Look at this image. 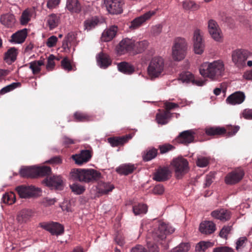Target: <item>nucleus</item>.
Returning <instances> with one entry per match:
<instances>
[{"label": "nucleus", "mask_w": 252, "mask_h": 252, "mask_svg": "<svg viewBox=\"0 0 252 252\" xmlns=\"http://www.w3.org/2000/svg\"><path fill=\"white\" fill-rule=\"evenodd\" d=\"M187 44L184 38H177L172 47V58L174 61H180L185 57Z\"/></svg>", "instance_id": "obj_3"}, {"label": "nucleus", "mask_w": 252, "mask_h": 252, "mask_svg": "<svg viewBox=\"0 0 252 252\" xmlns=\"http://www.w3.org/2000/svg\"><path fill=\"white\" fill-rule=\"evenodd\" d=\"M132 210L135 215H139L146 214L147 212L148 207L145 204L139 203L134 205Z\"/></svg>", "instance_id": "obj_45"}, {"label": "nucleus", "mask_w": 252, "mask_h": 252, "mask_svg": "<svg viewBox=\"0 0 252 252\" xmlns=\"http://www.w3.org/2000/svg\"><path fill=\"white\" fill-rule=\"evenodd\" d=\"M195 133L192 130H188L182 132L177 137L179 143L188 145L194 142Z\"/></svg>", "instance_id": "obj_17"}, {"label": "nucleus", "mask_w": 252, "mask_h": 252, "mask_svg": "<svg viewBox=\"0 0 252 252\" xmlns=\"http://www.w3.org/2000/svg\"><path fill=\"white\" fill-rule=\"evenodd\" d=\"M241 117L245 119L252 120V109H245L241 114Z\"/></svg>", "instance_id": "obj_59"}, {"label": "nucleus", "mask_w": 252, "mask_h": 252, "mask_svg": "<svg viewBox=\"0 0 252 252\" xmlns=\"http://www.w3.org/2000/svg\"><path fill=\"white\" fill-rule=\"evenodd\" d=\"M118 67L120 71L125 74H131L134 70V68L130 64L126 62L120 63L118 64Z\"/></svg>", "instance_id": "obj_43"}, {"label": "nucleus", "mask_w": 252, "mask_h": 252, "mask_svg": "<svg viewBox=\"0 0 252 252\" xmlns=\"http://www.w3.org/2000/svg\"><path fill=\"white\" fill-rule=\"evenodd\" d=\"M43 183L52 189L60 190L63 189V182L61 176L54 175L49 179H45L43 180Z\"/></svg>", "instance_id": "obj_12"}, {"label": "nucleus", "mask_w": 252, "mask_h": 252, "mask_svg": "<svg viewBox=\"0 0 252 252\" xmlns=\"http://www.w3.org/2000/svg\"><path fill=\"white\" fill-rule=\"evenodd\" d=\"M248 239L246 237L239 238L236 242V250L238 252H246Z\"/></svg>", "instance_id": "obj_38"}, {"label": "nucleus", "mask_w": 252, "mask_h": 252, "mask_svg": "<svg viewBox=\"0 0 252 252\" xmlns=\"http://www.w3.org/2000/svg\"><path fill=\"white\" fill-rule=\"evenodd\" d=\"M232 229L231 226H224L220 232V236L223 238H226L228 234Z\"/></svg>", "instance_id": "obj_60"}, {"label": "nucleus", "mask_w": 252, "mask_h": 252, "mask_svg": "<svg viewBox=\"0 0 252 252\" xmlns=\"http://www.w3.org/2000/svg\"><path fill=\"white\" fill-rule=\"evenodd\" d=\"M27 36V31L25 29L19 31L11 36V41L17 43L24 42Z\"/></svg>", "instance_id": "obj_33"}, {"label": "nucleus", "mask_w": 252, "mask_h": 252, "mask_svg": "<svg viewBox=\"0 0 252 252\" xmlns=\"http://www.w3.org/2000/svg\"><path fill=\"white\" fill-rule=\"evenodd\" d=\"M74 120L76 122H86L92 120L91 117L86 113L77 111L73 115Z\"/></svg>", "instance_id": "obj_42"}, {"label": "nucleus", "mask_w": 252, "mask_h": 252, "mask_svg": "<svg viewBox=\"0 0 252 252\" xmlns=\"http://www.w3.org/2000/svg\"><path fill=\"white\" fill-rule=\"evenodd\" d=\"M114 189L113 185L110 183H105L102 181L99 182L97 187V192L100 195L106 194L112 191Z\"/></svg>", "instance_id": "obj_27"}, {"label": "nucleus", "mask_w": 252, "mask_h": 252, "mask_svg": "<svg viewBox=\"0 0 252 252\" xmlns=\"http://www.w3.org/2000/svg\"><path fill=\"white\" fill-rule=\"evenodd\" d=\"M158 154V149L151 148L147 149L144 152L142 156L143 159L145 161H148L155 158Z\"/></svg>", "instance_id": "obj_41"}, {"label": "nucleus", "mask_w": 252, "mask_h": 252, "mask_svg": "<svg viewBox=\"0 0 252 252\" xmlns=\"http://www.w3.org/2000/svg\"><path fill=\"white\" fill-rule=\"evenodd\" d=\"M209 163V159L206 157H199L196 160V164L200 167H204L208 165Z\"/></svg>", "instance_id": "obj_54"}, {"label": "nucleus", "mask_w": 252, "mask_h": 252, "mask_svg": "<svg viewBox=\"0 0 252 252\" xmlns=\"http://www.w3.org/2000/svg\"><path fill=\"white\" fill-rule=\"evenodd\" d=\"M179 80L183 83H191L193 85L198 86H203L205 84V80H198L194 78V75L189 71H183L180 73Z\"/></svg>", "instance_id": "obj_13"}, {"label": "nucleus", "mask_w": 252, "mask_h": 252, "mask_svg": "<svg viewBox=\"0 0 252 252\" xmlns=\"http://www.w3.org/2000/svg\"><path fill=\"white\" fill-rule=\"evenodd\" d=\"M158 149L160 150V154H163L174 149L175 147L172 145L168 144L159 145L158 146Z\"/></svg>", "instance_id": "obj_56"}, {"label": "nucleus", "mask_w": 252, "mask_h": 252, "mask_svg": "<svg viewBox=\"0 0 252 252\" xmlns=\"http://www.w3.org/2000/svg\"><path fill=\"white\" fill-rule=\"evenodd\" d=\"M71 191L76 194H81L85 191V187L78 183H75L69 185Z\"/></svg>", "instance_id": "obj_48"}, {"label": "nucleus", "mask_w": 252, "mask_h": 252, "mask_svg": "<svg viewBox=\"0 0 252 252\" xmlns=\"http://www.w3.org/2000/svg\"><path fill=\"white\" fill-rule=\"evenodd\" d=\"M33 212L31 209H23L18 212L17 220L20 223L26 222L32 217Z\"/></svg>", "instance_id": "obj_26"}, {"label": "nucleus", "mask_w": 252, "mask_h": 252, "mask_svg": "<svg viewBox=\"0 0 252 252\" xmlns=\"http://www.w3.org/2000/svg\"><path fill=\"white\" fill-rule=\"evenodd\" d=\"M199 229L202 234H211L215 231L216 225L211 221H204L200 224Z\"/></svg>", "instance_id": "obj_23"}, {"label": "nucleus", "mask_w": 252, "mask_h": 252, "mask_svg": "<svg viewBox=\"0 0 252 252\" xmlns=\"http://www.w3.org/2000/svg\"><path fill=\"white\" fill-rule=\"evenodd\" d=\"M224 71V64L221 61L218 60L213 63H203L199 68L200 74L203 77H209L215 80L221 76Z\"/></svg>", "instance_id": "obj_2"}, {"label": "nucleus", "mask_w": 252, "mask_h": 252, "mask_svg": "<svg viewBox=\"0 0 252 252\" xmlns=\"http://www.w3.org/2000/svg\"><path fill=\"white\" fill-rule=\"evenodd\" d=\"M104 4L111 14H119L123 12L124 5V0H103Z\"/></svg>", "instance_id": "obj_8"}, {"label": "nucleus", "mask_w": 252, "mask_h": 252, "mask_svg": "<svg viewBox=\"0 0 252 252\" xmlns=\"http://www.w3.org/2000/svg\"><path fill=\"white\" fill-rule=\"evenodd\" d=\"M56 57L53 55H50L48 58L47 63L46 64V69L50 71L52 70L55 65L54 60Z\"/></svg>", "instance_id": "obj_55"}, {"label": "nucleus", "mask_w": 252, "mask_h": 252, "mask_svg": "<svg viewBox=\"0 0 252 252\" xmlns=\"http://www.w3.org/2000/svg\"><path fill=\"white\" fill-rule=\"evenodd\" d=\"M208 31L212 37L217 41H220L222 35L221 30L217 23L214 20L211 19L208 23Z\"/></svg>", "instance_id": "obj_14"}, {"label": "nucleus", "mask_w": 252, "mask_h": 252, "mask_svg": "<svg viewBox=\"0 0 252 252\" xmlns=\"http://www.w3.org/2000/svg\"><path fill=\"white\" fill-rule=\"evenodd\" d=\"M61 65L62 67L68 71H70L72 70V66L69 61L66 58H64L61 62Z\"/></svg>", "instance_id": "obj_61"}, {"label": "nucleus", "mask_w": 252, "mask_h": 252, "mask_svg": "<svg viewBox=\"0 0 252 252\" xmlns=\"http://www.w3.org/2000/svg\"><path fill=\"white\" fill-rule=\"evenodd\" d=\"M172 164L174 168L176 176L178 179L181 178L183 175L188 172V161L183 158L174 159Z\"/></svg>", "instance_id": "obj_5"}, {"label": "nucleus", "mask_w": 252, "mask_h": 252, "mask_svg": "<svg viewBox=\"0 0 252 252\" xmlns=\"http://www.w3.org/2000/svg\"><path fill=\"white\" fill-rule=\"evenodd\" d=\"M250 55V53L244 49H237L232 52V61L238 67H242L245 65L246 61Z\"/></svg>", "instance_id": "obj_6"}, {"label": "nucleus", "mask_w": 252, "mask_h": 252, "mask_svg": "<svg viewBox=\"0 0 252 252\" xmlns=\"http://www.w3.org/2000/svg\"><path fill=\"white\" fill-rule=\"evenodd\" d=\"M67 9L72 13H79L82 6L78 0H67L66 4Z\"/></svg>", "instance_id": "obj_30"}, {"label": "nucleus", "mask_w": 252, "mask_h": 252, "mask_svg": "<svg viewBox=\"0 0 252 252\" xmlns=\"http://www.w3.org/2000/svg\"><path fill=\"white\" fill-rule=\"evenodd\" d=\"M60 18L55 14H52L47 18V24L50 30H53L57 27L59 23Z\"/></svg>", "instance_id": "obj_40"}, {"label": "nucleus", "mask_w": 252, "mask_h": 252, "mask_svg": "<svg viewBox=\"0 0 252 252\" xmlns=\"http://www.w3.org/2000/svg\"><path fill=\"white\" fill-rule=\"evenodd\" d=\"M183 8L186 10L192 9L195 10L198 9L199 6L193 1L186 0L183 2Z\"/></svg>", "instance_id": "obj_50"}, {"label": "nucleus", "mask_w": 252, "mask_h": 252, "mask_svg": "<svg viewBox=\"0 0 252 252\" xmlns=\"http://www.w3.org/2000/svg\"><path fill=\"white\" fill-rule=\"evenodd\" d=\"M0 21L1 23L7 28H12L16 22L15 16L12 14L7 13L2 15Z\"/></svg>", "instance_id": "obj_31"}, {"label": "nucleus", "mask_w": 252, "mask_h": 252, "mask_svg": "<svg viewBox=\"0 0 252 252\" xmlns=\"http://www.w3.org/2000/svg\"><path fill=\"white\" fill-rule=\"evenodd\" d=\"M18 51L16 48L11 47L5 53L3 59L9 64L14 62L17 59Z\"/></svg>", "instance_id": "obj_28"}, {"label": "nucleus", "mask_w": 252, "mask_h": 252, "mask_svg": "<svg viewBox=\"0 0 252 252\" xmlns=\"http://www.w3.org/2000/svg\"><path fill=\"white\" fill-rule=\"evenodd\" d=\"M70 174L73 181L85 183H94L101 177V173L94 169L75 168L71 170Z\"/></svg>", "instance_id": "obj_1"}, {"label": "nucleus", "mask_w": 252, "mask_h": 252, "mask_svg": "<svg viewBox=\"0 0 252 252\" xmlns=\"http://www.w3.org/2000/svg\"><path fill=\"white\" fill-rule=\"evenodd\" d=\"M117 28L115 26L111 27L110 29L104 31L102 34V40L108 42L112 40L116 35Z\"/></svg>", "instance_id": "obj_35"}, {"label": "nucleus", "mask_w": 252, "mask_h": 252, "mask_svg": "<svg viewBox=\"0 0 252 252\" xmlns=\"http://www.w3.org/2000/svg\"><path fill=\"white\" fill-rule=\"evenodd\" d=\"M96 60L99 67L104 69L108 67L112 63L110 57L103 52H100L98 54Z\"/></svg>", "instance_id": "obj_25"}, {"label": "nucleus", "mask_w": 252, "mask_h": 252, "mask_svg": "<svg viewBox=\"0 0 252 252\" xmlns=\"http://www.w3.org/2000/svg\"><path fill=\"white\" fill-rule=\"evenodd\" d=\"M156 13V10L149 11L134 19L131 22L129 26L131 29H136L140 27L146 21L149 20L152 16L154 15Z\"/></svg>", "instance_id": "obj_16"}, {"label": "nucleus", "mask_w": 252, "mask_h": 252, "mask_svg": "<svg viewBox=\"0 0 252 252\" xmlns=\"http://www.w3.org/2000/svg\"><path fill=\"white\" fill-rule=\"evenodd\" d=\"M164 68L163 59L160 57L153 58L151 61L148 71L152 77H158L161 74Z\"/></svg>", "instance_id": "obj_4"}, {"label": "nucleus", "mask_w": 252, "mask_h": 252, "mask_svg": "<svg viewBox=\"0 0 252 252\" xmlns=\"http://www.w3.org/2000/svg\"><path fill=\"white\" fill-rule=\"evenodd\" d=\"M246 98L245 94L240 91L236 92L229 95L226 101L228 104L230 105H237L242 103Z\"/></svg>", "instance_id": "obj_19"}, {"label": "nucleus", "mask_w": 252, "mask_h": 252, "mask_svg": "<svg viewBox=\"0 0 252 252\" xmlns=\"http://www.w3.org/2000/svg\"><path fill=\"white\" fill-rule=\"evenodd\" d=\"M190 245L188 243H181L178 247L173 248V252H188Z\"/></svg>", "instance_id": "obj_52"}, {"label": "nucleus", "mask_w": 252, "mask_h": 252, "mask_svg": "<svg viewBox=\"0 0 252 252\" xmlns=\"http://www.w3.org/2000/svg\"><path fill=\"white\" fill-rule=\"evenodd\" d=\"M20 174L23 177L35 178V166L22 168Z\"/></svg>", "instance_id": "obj_36"}, {"label": "nucleus", "mask_w": 252, "mask_h": 252, "mask_svg": "<svg viewBox=\"0 0 252 252\" xmlns=\"http://www.w3.org/2000/svg\"><path fill=\"white\" fill-rule=\"evenodd\" d=\"M92 157L91 152L89 150H82L80 154L72 156V158L78 165H82L88 162Z\"/></svg>", "instance_id": "obj_15"}, {"label": "nucleus", "mask_w": 252, "mask_h": 252, "mask_svg": "<svg viewBox=\"0 0 252 252\" xmlns=\"http://www.w3.org/2000/svg\"><path fill=\"white\" fill-rule=\"evenodd\" d=\"M41 227L49 231L53 235H60L64 232V227L60 223L56 222H43L39 224Z\"/></svg>", "instance_id": "obj_9"}, {"label": "nucleus", "mask_w": 252, "mask_h": 252, "mask_svg": "<svg viewBox=\"0 0 252 252\" xmlns=\"http://www.w3.org/2000/svg\"><path fill=\"white\" fill-rule=\"evenodd\" d=\"M230 212L224 209H217L211 213L212 216L221 221H226L230 218Z\"/></svg>", "instance_id": "obj_24"}, {"label": "nucleus", "mask_w": 252, "mask_h": 252, "mask_svg": "<svg viewBox=\"0 0 252 252\" xmlns=\"http://www.w3.org/2000/svg\"><path fill=\"white\" fill-rule=\"evenodd\" d=\"M44 62L42 60L34 61L29 63V68L32 70L33 75H37L41 71V66L44 65Z\"/></svg>", "instance_id": "obj_37"}, {"label": "nucleus", "mask_w": 252, "mask_h": 252, "mask_svg": "<svg viewBox=\"0 0 252 252\" xmlns=\"http://www.w3.org/2000/svg\"><path fill=\"white\" fill-rule=\"evenodd\" d=\"M57 202V199L55 198H50L48 197L44 198L42 201V204L44 206H49L54 205Z\"/></svg>", "instance_id": "obj_62"}, {"label": "nucleus", "mask_w": 252, "mask_h": 252, "mask_svg": "<svg viewBox=\"0 0 252 252\" xmlns=\"http://www.w3.org/2000/svg\"><path fill=\"white\" fill-rule=\"evenodd\" d=\"M147 246L149 252H159V248L155 243L147 241Z\"/></svg>", "instance_id": "obj_64"}, {"label": "nucleus", "mask_w": 252, "mask_h": 252, "mask_svg": "<svg viewBox=\"0 0 252 252\" xmlns=\"http://www.w3.org/2000/svg\"><path fill=\"white\" fill-rule=\"evenodd\" d=\"M174 231V228L165 223L159 224L158 229L153 233V237L155 241L163 240L166 238V235L171 234Z\"/></svg>", "instance_id": "obj_10"}, {"label": "nucleus", "mask_w": 252, "mask_h": 252, "mask_svg": "<svg viewBox=\"0 0 252 252\" xmlns=\"http://www.w3.org/2000/svg\"><path fill=\"white\" fill-rule=\"evenodd\" d=\"M244 175V171L237 168L228 173L225 177V182L227 185H233L239 182Z\"/></svg>", "instance_id": "obj_11"}, {"label": "nucleus", "mask_w": 252, "mask_h": 252, "mask_svg": "<svg viewBox=\"0 0 252 252\" xmlns=\"http://www.w3.org/2000/svg\"><path fill=\"white\" fill-rule=\"evenodd\" d=\"M16 190L17 191L20 197L24 198L38 195L41 191L39 189L35 188L33 186H26L24 185L17 187Z\"/></svg>", "instance_id": "obj_7"}, {"label": "nucleus", "mask_w": 252, "mask_h": 252, "mask_svg": "<svg viewBox=\"0 0 252 252\" xmlns=\"http://www.w3.org/2000/svg\"><path fill=\"white\" fill-rule=\"evenodd\" d=\"M58 41V38L54 35L50 36L46 41V45L48 47H54Z\"/></svg>", "instance_id": "obj_63"}, {"label": "nucleus", "mask_w": 252, "mask_h": 252, "mask_svg": "<svg viewBox=\"0 0 252 252\" xmlns=\"http://www.w3.org/2000/svg\"><path fill=\"white\" fill-rule=\"evenodd\" d=\"M31 14L28 10H25L21 16V23L23 25L27 24L30 20Z\"/></svg>", "instance_id": "obj_57"}, {"label": "nucleus", "mask_w": 252, "mask_h": 252, "mask_svg": "<svg viewBox=\"0 0 252 252\" xmlns=\"http://www.w3.org/2000/svg\"><path fill=\"white\" fill-rule=\"evenodd\" d=\"M213 244L209 241H200L195 246V251L198 252H204L209 248L212 247Z\"/></svg>", "instance_id": "obj_47"}, {"label": "nucleus", "mask_w": 252, "mask_h": 252, "mask_svg": "<svg viewBox=\"0 0 252 252\" xmlns=\"http://www.w3.org/2000/svg\"><path fill=\"white\" fill-rule=\"evenodd\" d=\"M149 45V42L146 40L134 42V50L137 53H140L145 51Z\"/></svg>", "instance_id": "obj_46"}, {"label": "nucleus", "mask_w": 252, "mask_h": 252, "mask_svg": "<svg viewBox=\"0 0 252 252\" xmlns=\"http://www.w3.org/2000/svg\"><path fill=\"white\" fill-rule=\"evenodd\" d=\"M132 138L131 134H127L123 136H115L109 137L107 139L108 142L112 147H118L123 146Z\"/></svg>", "instance_id": "obj_21"}, {"label": "nucleus", "mask_w": 252, "mask_h": 252, "mask_svg": "<svg viewBox=\"0 0 252 252\" xmlns=\"http://www.w3.org/2000/svg\"><path fill=\"white\" fill-rule=\"evenodd\" d=\"M2 200L4 203L12 204L16 201L15 195L12 192L6 193L3 195Z\"/></svg>", "instance_id": "obj_49"}, {"label": "nucleus", "mask_w": 252, "mask_h": 252, "mask_svg": "<svg viewBox=\"0 0 252 252\" xmlns=\"http://www.w3.org/2000/svg\"><path fill=\"white\" fill-rule=\"evenodd\" d=\"M238 126H227L225 129H226V135L231 136L235 135L239 129Z\"/></svg>", "instance_id": "obj_53"}, {"label": "nucleus", "mask_w": 252, "mask_h": 252, "mask_svg": "<svg viewBox=\"0 0 252 252\" xmlns=\"http://www.w3.org/2000/svg\"><path fill=\"white\" fill-rule=\"evenodd\" d=\"M205 132L209 136H220L225 134V127L220 126H210L205 128Z\"/></svg>", "instance_id": "obj_32"}, {"label": "nucleus", "mask_w": 252, "mask_h": 252, "mask_svg": "<svg viewBox=\"0 0 252 252\" xmlns=\"http://www.w3.org/2000/svg\"><path fill=\"white\" fill-rule=\"evenodd\" d=\"M51 173V168L47 166H35V178L48 176Z\"/></svg>", "instance_id": "obj_39"}, {"label": "nucleus", "mask_w": 252, "mask_h": 252, "mask_svg": "<svg viewBox=\"0 0 252 252\" xmlns=\"http://www.w3.org/2000/svg\"><path fill=\"white\" fill-rule=\"evenodd\" d=\"M213 252H235L234 250L227 246H220L213 249Z\"/></svg>", "instance_id": "obj_58"}, {"label": "nucleus", "mask_w": 252, "mask_h": 252, "mask_svg": "<svg viewBox=\"0 0 252 252\" xmlns=\"http://www.w3.org/2000/svg\"><path fill=\"white\" fill-rule=\"evenodd\" d=\"M21 86V83L19 82L17 83H12V84L5 86V87L1 89L0 91V94H4L5 93L9 92L15 88L20 87Z\"/></svg>", "instance_id": "obj_51"}, {"label": "nucleus", "mask_w": 252, "mask_h": 252, "mask_svg": "<svg viewBox=\"0 0 252 252\" xmlns=\"http://www.w3.org/2000/svg\"><path fill=\"white\" fill-rule=\"evenodd\" d=\"M172 114L169 111H162L156 115V120L158 124H166L171 118Z\"/></svg>", "instance_id": "obj_34"}, {"label": "nucleus", "mask_w": 252, "mask_h": 252, "mask_svg": "<svg viewBox=\"0 0 252 252\" xmlns=\"http://www.w3.org/2000/svg\"><path fill=\"white\" fill-rule=\"evenodd\" d=\"M99 20L97 18H92L86 20L84 21V29L90 31L94 29L98 24Z\"/></svg>", "instance_id": "obj_44"}, {"label": "nucleus", "mask_w": 252, "mask_h": 252, "mask_svg": "<svg viewBox=\"0 0 252 252\" xmlns=\"http://www.w3.org/2000/svg\"><path fill=\"white\" fill-rule=\"evenodd\" d=\"M135 169L136 167L134 164L128 163L120 165L116 168V171L119 174L127 175L131 174Z\"/></svg>", "instance_id": "obj_29"}, {"label": "nucleus", "mask_w": 252, "mask_h": 252, "mask_svg": "<svg viewBox=\"0 0 252 252\" xmlns=\"http://www.w3.org/2000/svg\"><path fill=\"white\" fill-rule=\"evenodd\" d=\"M171 172L166 167H159L154 174L153 179L158 182H163L169 179Z\"/></svg>", "instance_id": "obj_18"}, {"label": "nucleus", "mask_w": 252, "mask_h": 252, "mask_svg": "<svg viewBox=\"0 0 252 252\" xmlns=\"http://www.w3.org/2000/svg\"><path fill=\"white\" fill-rule=\"evenodd\" d=\"M134 50V41L132 39L125 38L119 43L118 52L121 54H125L126 52Z\"/></svg>", "instance_id": "obj_20"}, {"label": "nucleus", "mask_w": 252, "mask_h": 252, "mask_svg": "<svg viewBox=\"0 0 252 252\" xmlns=\"http://www.w3.org/2000/svg\"><path fill=\"white\" fill-rule=\"evenodd\" d=\"M194 50L196 54H201L204 50V44L199 30H196L194 32Z\"/></svg>", "instance_id": "obj_22"}]
</instances>
